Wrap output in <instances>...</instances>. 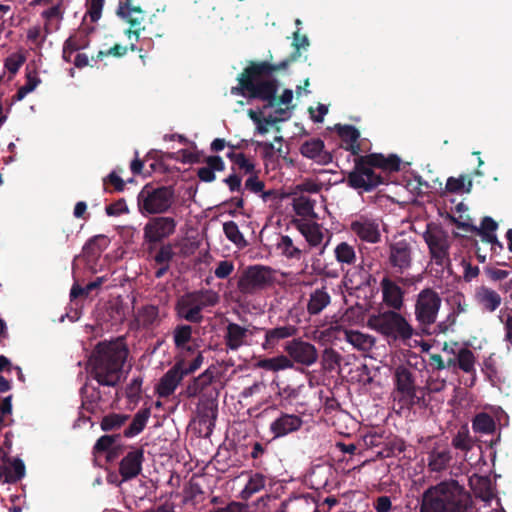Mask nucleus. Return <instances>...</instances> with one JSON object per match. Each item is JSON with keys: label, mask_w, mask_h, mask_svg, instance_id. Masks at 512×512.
<instances>
[{"label": "nucleus", "mask_w": 512, "mask_h": 512, "mask_svg": "<svg viewBox=\"0 0 512 512\" xmlns=\"http://www.w3.org/2000/svg\"><path fill=\"white\" fill-rule=\"evenodd\" d=\"M260 65L261 61H251L238 76L239 84L237 87H232L231 93L264 101L266 102L264 108L289 105L293 100V91L285 89L277 97L278 80L270 77L276 71H262L259 69Z\"/></svg>", "instance_id": "nucleus-1"}, {"label": "nucleus", "mask_w": 512, "mask_h": 512, "mask_svg": "<svg viewBox=\"0 0 512 512\" xmlns=\"http://www.w3.org/2000/svg\"><path fill=\"white\" fill-rule=\"evenodd\" d=\"M128 353L122 341L99 342L88 360L89 378L96 380L99 386L116 387Z\"/></svg>", "instance_id": "nucleus-2"}, {"label": "nucleus", "mask_w": 512, "mask_h": 512, "mask_svg": "<svg viewBox=\"0 0 512 512\" xmlns=\"http://www.w3.org/2000/svg\"><path fill=\"white\" fill-rule=\"evenodd\" d=\"M400 166L401 159L396 154L388 156L382 153L361 155L354 159V167L348 173L346 182L352 189L371 192L384 183V177L381 173L375 172V169H380L383 172H398L401 169Z\"/></svg>", "instance_id": "nucleus-3"}, {"label": "nucleus", "mask_w": 512, "mask_h": 512, "mask_svg": "<svg viewBox=\"0 0 512 512\" xmlns=\"http://www.w3.org/2000/svg\"><path fill=\"white\" fill-rule=\"evenodd\" d=\"M469 493L456 480L442 481L422 494L420 512H467Z\"/></svg>", "instance_id": "nucleus-4"}, {"label": "nucleus", "mask_w": 512, "mask_h": 512, "mask_svg": "<svg viewBox=\"0 0 512 512\" xmlns=\"http://www.w3.org/2000/svg\"><path fill=\"white\" fill-rule=\"evenodd\" d=\"M367 324L371 329L394 341L406 342L415 334L414 328L405 317L394 310L371 315Z\"/></svg>", "instance_id": "nucleus-5"}, {"label": "nucleus", "mask_w": 512, "mask_h": 512, "mask_svg": "<svg viewBox=\"0 0 512 512\" xmlns=\"http://www.w3.org/2000/svg\"><path fill=\"white\" fill-rule=\"evenodd\" d=\"M175 190L169 186L146 184L137 196L138 210L143 216L164 214L174 203Z\"/></svg>", "instance_id": "nucleus-6"}, {"label": "nucleus", "mask_w": 512, "mask_h": 512, "mask_svg": "<svg viewBox=\"0 0 512 512\" xmlns=\"http://www.w3.org/2000/svg\"><path fill=\"white\" fill-rule=\"evenodd\" d=\"M423 238L429 249L431 262L438 266L437 274H443L445 270L452 274V263L450 259V242L447 234L442 229H427Z\"/></svg>", "instance_id": "nucleus-7"}, {"label": "nucleus", "mask_w": 512, "mask_h": 512, "mask_svg": "<svg viewBox=\"0 0 512 512\" xmlns=\"http://www.w3.org/2000/svg\"><path fill=\"white\" fill-rule=\"evenodd\" d=\"M275 274L269 266L250 265L239 277L237 288L244 295H253L272 286L276 281Z\"/></svg>", "instance_id": "nucleus-8"}, {"label": "nucleus", "mask_w": 512, "mask_h": 512, "mask_svg": "<svg viewBox=\"0 0 512 512\" xmlns=\"http://www.w3.org/2000/svg\"><path fill=\"white\" fill-rule=\"evenodd\" d=\"M442 299L432 288H424L416 298L414 314L419 325L427 327L436 322Z\"/></svg>", "instance_id": "nucleus-9"}, {"label": "nucleus", "mask_w": 512, "mask_h": 512, "mask_svg": "<svg viewBox=\"0 0 512 512\" xmlns=\"http://www.w3.org/2000/svg\"><path fill=\"white\" fill-rule=\"evenodd\" d=\"M177 222L170 216L152 217L143 228V238L149 244V252L156 244L161 243L173 235L176 231Z\"/></svg>", "instance_id": "nucleus-10"}, {"label": "nucleus", "mask_w": 512, "mask_h": 512, "mask_svg": "<svg viewBox=\"0 0 512 512\" xmlns=\"http://www.w3.org/2000/svg\"><path fill=\"white\" fill-rule=\"evenodd\" d=\"M395 384L397 391L401 394L399 402L403 406L410 408L420 403L421 397L417 395L413 373L409 368L403 365L396 368Z\"/></svg>", "instance_id": "nucleus-11"}, {"label": "nucleus", "mask_w": 512, "mask_h": 512, "mask_svg": "<svg viewBox=\"0 0 512 512\" xmlns=\"http://www.w3.org/2000/svg\"><path fill=\"white\" fill-rule=\"evenodd\" d=\"M284 351L294 363L304 366H311L318 360V352L316 347L310 342L304 341L301 338H293L287 341L284 346Z\"/></svg>", "instance_id": "nucleus-12"}, {"label": "nucleus", "mask_w": 512, "mask_h": 512, "mask_svg": "<svg viewBox=\"0 0 512 512\" xmlns=\"http://www.w3.org/2000/svg\"><path fill=\"white\" fill-rule=\"evenodd\" d=\"M132 1L133 0H125L124 3H120L117 15L130 25V28L126 30L128 38L131 39L132 36H134L137 41L139 39L140 32L145 30V27L142 25L145 19V12L140 6L132 5Z\"/></svg>", "instance_id": "nucleus-13"}, {"label": "nucleus", "mask_w": 512, "mask_h": 512, "mask_svg": "<svg viewBox=\"0 0 512 512\" xmlns=\"http://www.w3.org/2000/svg\"><path fill=\"white\" fill-rule=\"evenodd\" d=\"M310 45L309 39L305 34L300 33L298 28L293 33L292 47L294 50L284 60L277 64L269 63L268 61H261L259 69L262 71H286L293 63L301 57V49H307Z\"/></svg>", "instance_id": "nucleus-14"}, {"label": "nucleus", "mask_w": 512, "mask_h": 512, "mask_svg": "<svg viewBox=\"0 0 512 512\" xmlns=\"http://www.w3.org/2000/svg\"><path fill=\"white\" fill-rule=\"evenodd\" d=\"M390 266L395 272L402 274L408 270L412 265V247L411 244L405 240H399L391 243L389 246Z\"/></svg>", "instance_id": "nucleus-15"}, {"label": "nucleus", "mask_w": 512, "mask_h": 512, "mask_svg": "<svg viewBox=\"0 0 512 512\" xmlns=\"http://www.w3.org/2000/svg\"><path fill=\"white\" fill-rule=\"evenodd\" d=\"M25 464L20 458H11L7 452L0 449V480L3 483L14 484L24 478Z\"/></svg>", "instance_id": "nucleus-16"}, {"label": "nucleus", "mask_w": 512, "mask_h": 512, "mask_svg": "<svg viewBox=\"0 0 512 512\" xmlns=\"http://www.w3.org/2000/svg\"><path fill=\"white\" fill-rule=\"evenodd\" d=\"M350 230L363 242L376 244L381 240L378 221L364 215L351 221Z\"/></svg>", "instance_id": "nucleus-17"}, {"label": "nucleus", "mask_w": 512, "mask_h": 512, "mask_svg": "<svg viewBox=\"0 0 512 512\" xmlns=\"http://www.w3.org/2000/svg\"><path fill=\"white\" fill-rule=\"evenodd\" d=\"M175 310L177 316L190 323L199 324L203 321L202 310L193 292H188L178 298Z\"/></svg>", "instance_id": "nucleus-18"}, {"label": "nucleus", "mask_w": 512, "mask_h": 512, "mask_svg": "<svg viewBox=\"0 0 512 512\" xmlns=\"http://www.w3.org/2000/svg\"><path fill=\"white\" fill-rule=\"evenodd\" d=\"M143 461V448H132L119 463V474L122 477V481H129L136 478L142 471Z\"/></svg>", "instance_id": "nucleus-19"}, {"label": "nucleus", "mask_w": 512, "mask_h": 512, "mask_svg": "<svg viewBox=\"0 0 512 512\" xmlns=\"http://www.w3.org/2000/svg\"><path fill=\"white\" fill-rule=\"evenodd\" d=\"M254 330L265 332L264 341L262 343V348L265 351L274 350L280 341L294 337L298 333V328L292 324L269 329L254 327Z\"/></svg>", "instance_id": "nucleus-20"}, {"label": "nucleus", "mask_w": 512, "mask_h": 512, "mask_svg": "<svg viewBox=\"0 0 512 512\" xmlns=\"http://www.w3.org/2000/svg\"><path fill=\"white\" fill-rule=\"evenodd\" d=\"M302 425L303 420L300 416L281 413L279 417L271 422L269 429L273 434V438L276 439L298 431Z\"/></svg>", "instance_id": "nucleus-21"}, {"label": "nucleus", "mask_w": 512, "mask_h": 512, "mask_svg": "<svg viewBox=\"0 0 512 512\" xmlns=\"http://www.w3.org/2000/svg\"><path fill=\"white\" fill-rule=\"evenodd\" d=\"M182 373L181 363H175L159 380L156 386V393L161 398H168L171 396L182 379L184 378Z\"/></svg>", "instance_id": "nucleus-22"}, {"label": "nucleus", "mask_w": 512, "mask_h": 512, "mask_svg": "<svg viewBox=\"0 0 512 512\" xmlns=\"http://www.w3.org/2000/svg\"><path fill=\"white\" fill-rule=\"evenodd\" d=\"M254 332H256L254 328L250 330L237 323H228L224 335L226 348L231 351H237L240 347L248 344L246 338L248 335H253Z\"/></svg>", "instance_id": "nucleus-23"}, {"label": "nucleus", "mask_w": 512, "mask_h": 512, "mask_svg": "<svg viewBox=\"0 0 512 512\" xmlns=\"http://www.w3.org/2000/svg\"><path fill=\"white\" fill-rule=\"evenodd\" d=\"M428 469L431 472L446 470L452 460L451 450L446 445L435 444L428 452Z\"/></svg>", "instance_id": "nucleus-24"}, {"label": "nucleus", "mask_w": 512, "mask_h": 512, "mask_svg": "<svg viewBox=\"0 0 512 512\" xmlns=\"http://www.w3.org/2000/svg\"><path fill=\"white\" fill-rule=\"evenodd\" d=\"M474 299L484 311L490 313L496 311L502 303L500 294L485 285H481L476 288Z\"/></svg>", "instance_id": "nucleus-25"}, {"label": "nucleus", "mask_w": 512, "mask_h": 512, "mask_svg": "<svg viewBox=\"0 0 512 512\" xmlns=\"http://www.w3.org/2000/svg\"><path fill=\"white\" fill-rule=\"evenodd\" d=\"M381 289L384 303L394 310H400L403 306L404 291L400 286L388 277L381 281Z\"/></svg>", "instance_id": "nucleus-26"}, {"label": "nucleus", "mask_w": 512, "mask_h": 512, "mask_svg": "<svg viewBox=\"0 0 512 512\" xmlns=\"http://www.w3.org/2000/svg\"><path fill=\"white\" fill-rule=\"evenodd\" d=\"M324 147V142L320 138H313L301 145L300 152L306 158L315 160L318 163L327 164L331 161L332 157L324 151Z\"/></svg>", "instance_id": "nucleus-27"}, {"label": "nucleus", "mask_w": 512, "mask_h": 512, "mask_svg": "<svg viewBox=\"0 0 512 512\" xmlns=\"http://www.w3.org/2000/svg\"><path fill=\"white\" fill-rule=\"evenodd\" d=\"M335 130L338 136L341 138L343 143L345 144L344 148L347 151H350L354 156H360L359 153L361 151L358 140L360 138L359 130L353 125H341L336 124Z\"/></svg>", "instance_id": "nucleus-28"}, {"label": "nucleus", "mask_w": 512, "mask_h": 512, "mask_svg": "<svg viewBox=\"0 0 512 512\" xmlns=\"http://www.w3.org/2000/svg\"><path fill=\"white\" fill-rule=\"evenodd\" d=\"M292 224L303 235L308 244L316 247L323 241V232L320 224L316 222H306L301 219H294Z\"/></svg>", "instance_id": "nucleus-29"}, {"label": "nucleus", "mask_w": 512, "mask_h": 512, "mask_svg": "<svg viewBox=\"0 0 512 512\" xmlns=\"http://www.w3.org/2000/svg\"><path fill=\"white\" fill-rule=\"evenodd\" d=\"M204 162L206 165L197 170V176L202 182H213L216 179L215 172L225 170V162L218 155L207 156Z\"/></svg>", "instance_id": "nucleus-30"}, {"label": "nucleus", "mask_w": 512, "mask_h": 512, "mask_svg": "<svg viewBox=\"0 0 512 512\" xmlns=\"http://www.w3.org/2000/svg\"><path fill=\"white\" fill-rule=\"evenodd\" d=\"M331 302V296L325 286L315 289L311 292L308 303L307 312L309 315L320 314Z\"/></svg>", "instance_id": "nucleus-31"}, {"label": "nucleus", "mask_w": 512, "mask_h": 512, "mask_svg": "<svg viewBox=\"0 0 512 512\" xmlns=\"http://www.w3.org/2000/svg\"><path fill=\"white\" fill-rule=\"evenodd\" d=\"M82 406L90 412H93L98 403L104 401L103 393L99 387L91 385L88 381L80 389Z\"/></svg>", "instance_id": "nucleus-32"}, {"label": "nucleus", "mask_w": 512, "mask_h": 512, "mask_svg": "<svg viewBox=\"0 0 512 512\" xmlns=\"http://www.w3.org/2000/svg\"><path fill=\"white\" fill-rule=\"evenodd\" d=\"M347 289L360 290L366 286H370L371 282H375V278L365 269H359L348 272L343 279Z\"/></svg>", "instance_id": "nucleus-33"}, {"label": "nucleus", "mask_w": 512, "mask_h": 512, "mask_svg": "<svg viewBox=\"0 0 512 512\" xmlns=\"http://www.w3.org/2000/svg\"><path fill=\"white\" fill-rule=\"evenodd\" d=\"M218 407L213 401L205 402L199 409L198 422L200 426L206 427V436H209L214 427L217 419Z\"/></svg>", "instance_id": "nucleus-34"}, {"label": "nucleus", "mask_w": 512, "mask_h": 512, "mask_svg": "<svg viewBox=\"0 0 512 512\" xmlns=\"http://www.w3.org/2000/svg\"><path fill=\"white\" fill-rule=\"evenodd\" d=\"M344 339L354 348L361 351H369L375 344V338L359 331L343 329Z\"/></svg>", "instance_id": "nucleus-35"}, {"label": "nucleus", "mask_w": 512, "mask_h": 512, "mask_svg": "<svg viewBox=\"0 0 512 512\" xmlns=\"http://www.w3.org/2000/svg\"><path fill=\"white\" fill-rule=\"evenodd\" d=\"M151 409L149 407L140 409L133 417L129 426L124 430L123 435L126 438H132L140 434L146 427L150 418Z\"/></svg>", "instance_id": "nucleus-36"}, {"label": "nucleus", "mask_w": 512, "mask_h": 512, "mask_svg": "<svg viewBox=\"0 0 512 512\" xmlns=\"http://www.w3.org/2000/svg\"><path fill=\"white\" fill-rule=\"evenodd\" d=\"M136 321L143 328H150L159 324V308L156 305L148 304L138 309L136 314Z\"/></svg>", "instance_id": "nucleus-37"}, {"label": "nucleus", "mask_w": 512, "mask_h": 512, "mask_svg": "<svg viewBox=\"0 0 512 512\" xmlns=\"http://www.w3.org/2000/svg\"><path fill=\"white\" fill-rule=\"evenodd\" d=\"M256 366L267 371L277 372L280 370L291 369L294 364L288 356L279 355L273 358L260 359Z\"/></svg>", "instance_id": "nucleus-38"}, {"label": "nucleus", "mask_w": 512, "mask_h": 512, "mask_svg": "<svg viewBox=\"0 0 512 512\" xmlns=\"http://www.w3.org/2000/svg\"><path fill=\"white\" fill-rule=\"evenodd\" d=\"M213 378V373L208 369L201 373L198 377H195L186 388L187 397H196L212 383Z\"/></svg>", "instance_id": "nucleus-39"}, {"label": "nucleus", "mask_w": 512, "mask_h": 512, "mask_svg": "<svg viewBox=\"0 0 512 512\" xmlns=\"http://www.w3.org/2000/svg\"><path fill=\"white\" fill-rule=\"evenodd\" d=\"M316 201L308 196L300 194L293 199V209L298 216L316 218L314 211Z\"/></svg>", "instance_id": "nucleus-40"}, {"label": "nucleus", "mask_w": 512, "mask_h": 512, "mask_svg": "<svg viewBox=\"0 0 512 512\" xmlns=\"http://www.w3.org/2000/svg\"><path fill=\"white\" fill-rule=\"evenodd\" d=\"M457 358L456 362H458V369L466 374L475 375L476 357L473 351L466 347L459 348L457 350Z\"/></svg>", "instance_id": "nucleus-41"}, {"label": "nucleus", "mask_w": 512, "mask_h": 512, "mask_svg": "<svg viewBox=\"0 0 512 512\" xmlns=\"http://www.w3.org/2000/svg\"><path fill=\"white\" fill-rule=\"evenodd\" d=\"M474 432L482 434H491L496 429V424L492 416L485 412L477 414L472 421Z\"/></svg>", "instance_id": "nucleus-42"}, {"label": "nucleus", "mask_w": 512, "mask_h": 512, "mask_svg": "<svg viewBox=\"0 0 512 512\" xmlns=\"http://www.w3.org/2000/svg\"><path fill=\"white\" fill-rule=\"evenodd\" d=\"M472 186V180L465 175H461L458 178L449 177L446 181L445 190L449 193H470Z\"/></svg>", "instance_id": "nucleus-43"}, {"label": "nucleus", "mask_w": 512, "mask_h": 512, "mask_svg": "<svg viewBox=\"0 0 512 512\" xmlns=\"http://www.w3.org/2000/svg\"><path fill=\"white\" fill-rule=\"evenodd\" d=\"M334 254L336 260L341 264L352 265L356 261L355 249L347 242L339 243L334 249Z\"/></svg>", "instance_id": "nucleus-44"}, {"label": "nucleus", "mask_w": 512, "mask_h": 512, "mask_svg": "<svg viewBox=\"0 0 512 512\" xmlns=\"http://www.w3.org/2000/svg\"><path fill=\"white\" fill-rule=\"evenodd\" d=\"M277 249L289 259L299 260L302 257V250L294 245L292 238L288 235H282L280 237Z\"/></svg>", "instance_id": "nucleus-45"}, {"label": "nucleus", "mask_w": 512, "mask_h": 512, "mask_svg": "<svg viewBox=\"0 0 512 512\" xmlns=\"http://www.w3.org/2000/svg\"><path fill=\"white\" fill-rule=\"evenodd\" d=\"M129 418L127 414L109 413L102 418L100 427L106 432L114 431L121 428Z\"/></svg>", "instance_id": "nucleus-46"}, {"label": "nucleus", "mask_w": 512, "mask_h": 512, "mask_svg": "<svg viewBox=\"0 0 512 512\" xmlns=\"http://www.w3.org/2000/svg\"><path fill=\"white\" fill-rule=\"evenodd\" d=\"M198 304L203 311L205 308L214 307L219 303V295L212 289H201L198 291H193Z\"/></svg>", "instance_id": "nucleus-47"}, {"label": "nucleus", "mask_w": 512, "mask_h": 512, "mask_svg": "<svg viewBox=\"0 0 512 512\" xmlns=\"http://www.w3.org/2000/svg\"><path fill=\"white\" fill-rule=\"evenodd\" d=\"M192 339V327L182 324L175 327L173 341L176 348H184Z\"/></svg>", "instance_id": "nucleus-48"}, {"label": "nucleus", "mask_w": 512, "mask_h": 512, "mask_svg": "<svg viewBox=\"0 0 512 512\" xmlns=\"http://www.w3.org/2000/svg\"><path fill=\"white\" fill-rule=\"evenodd\" d=\"M341 355L333 348H326L322 354L321 364L325 371L332 372L340 365Z\"/></svg>", "instance_id": "nucleus-49"}, {"label": "nucleus", "mask_w": 512, "mask_h": 512, "mask_svg": "<svg viewBox=\"0 0 512 512\" xmlns=\"http://www.w3.org/2000/svg\"><path fill=\"white\" fill-rule=\"evenodd\" d=\"M452 445L454 448L468 452L473 447V441L469 436V432L467 429H461L457 432V434L452 439Z\"/></svg>", "instance_id": "nucleus-50"}, {"label": "nucleus", "mask_w": 512, "mask_h": 512, "mask_svg": "<svg viewBox=\"0 0 512 512\" xmlns=\"http://www.w3.org/2000/svg\"><path fill=\"white\" fill-rule=\"evenodd\" d=\"M107 242V237L104 235H96L88 240L84 245L83 251L87 255H96L104 250Z\"/></svg>", "instance_id": "nucleus-51"}, {"label": "nucleus", "mask_w": 512, "mask_h": 512, "mask_svg": "<svg viewBox=\"0 0 512 512\" xmlns=\"http://www.w3.org/2000/svg\"><path fill=\"white\" fill-rule=\"evenodd\" d=\"M131 50V51H135L137 49L136 45L134 43H131V45L129 47L127 46H122L120 44H115L114 46H112L110 49L106 50V51H99L96 55V58L92 57V60H96V61H99V60H102L104 57L106 56H114V57H122L124 56L128 50Z\"/></svg>", "instance_id": "nucleus-52"}, {"label": "nucleus", "mask_w": 512, "mask_h": 512, "mask_svg": "<svg viewBox=\"0 0 512 512\" xmlns=\"http://www.w3.org/2000/svg\"><path fill=\"white\" fill-rule=\"evenodd\" d=\"M223 231L227 239L236 245L245 242L243 234L240 232L236 222L228 221L223 224Z\"/></svg>", "instance_id": "nucleus-53"}, {"label": "nucleus", "mask_w": 512, "mask_h": 512, "mask_svg": "<svg viewBox=\"0 0 512 512\" xmlns=\"http://www.w3.org/2000/svg\"><path fill=\"white\" fill-rule=\"evenodd\" d=\"M265 482V477L262 474L255 473L248 480L243 490V493L246 494L247 496H251L262 490L265 487Z\"/></svg>", "instance_id": "nucleus-54"}, {"label": "nucleus", "mask_w": 512, "mask_h": 512, "mask_svg": "<svg viewBox=\"0 0 512 512\" xmlns=\"http://www.w3.org/2000/svg\"><path fill=\"white\" fill-rule=\"evenodd\" d=\"M108 185L113 186V190L116 192H122L125 189L124 180L115 172L112 171L105 178H103V189L107 193H111L112 190L109 189Z\"/></svg>", "instance_id": "nucleus-55"}, {"label": "nucleus", "mask_w": 512, "mask_h": 512, "mask_svg": "<svg viewBox=\"0 0 512 512\" xmlns=\"http://www.w3.org/2000/svg\"><path fill=\"white\" fill-rule=\"evenodd\" d=\"M175 256L173 246L170 243L162 245L154 256L157 265H170Z\"/></svg>", "instance_id": "nucleus-56"}, {"label": "nucleus", "mask_w": 512, "mask_h": 512, "mask_svg": "<svg viewBox=\"0 0 512 512\" xmlns=\"http://www.w3.org/2000/svg\"><path fill=\"white\" fill-rule=\"evenodd\" d=\"M120 438V434L116 435H103L101 436L95 443L93 447L94 453H104L108 452L112 445L116 443V441Z\"/></svg>", "instance_id": "nucleus-57"}, {"label": "nucleus", "mask_w": 512, "mask_h": 512, "mask_svg": "<svg viewBox=\"0 0 512 512\" xmlns=\"http://www.w3.org/2000/svg\"><path fill=\"white\" fill-rule=\"evenodd\" d=\"M64 43L67 48H70V51H79L89 46V39L85 34H74L66 39Z\"/></svg>", "instance_id": "nucleus-58"}, {"label": "nucleus", "mask_w": 512, "mask_h": 512, "mask_svg": "<svg viewBox=\"0 0 512 512\" xmlns=\"http://www.w3.org/2000/svg\"><path fill=\"white\" fill-rule=\"evenodd\" d=\"M203 361L204 357L202 355V352H198L191 363L186 364V361L184 359L177 360L176 363H181L182 373L184 374V376H187L198 370L203 364Z\"/></svg>", "instance_id": "nucleus-59"}, {"label": "nucleus", "mask_w": 512, "mask_h": 512, "mask_svg": "<svg viewBox=\"0 0 512 512\" xmlns=\"http://www.w3.org/2000/svg\"><path fill=\"white\" fill-rule=\"evenodd\" d=\"M105 212L108 216H120L122 214H127L129 212V208L126 204L124 198H120L112 204H109L105 207Z\"/></svg>", "instance_id": "nucleus-60"}, {"label": "nucleus", "mask_w": 512, "mask_h": 512, "mask_svg": "<svg viewBox=\"0 0 512 512\" xmlns=\"http://www.w3.org/2000/svg\"><path fill=\"white\" fill-rule=\"evenodd\" d=\"M104 0H88L87 2V15L92 22H96L102 15Z\"/></svg>", "instance_id": "nucleus-61"}, {"label": "nucleus", "mask_w": 512, "mask_h": 512, "mask_svg": "<svg viewBox=\"0 0 512 512\" xmlns=\"http://www.w3.org/2000/svg\"><path fill=\"white\" fill-rule=\"evenodd\" d=\"M41 80L38 77V73L36 70H27L26 72V82L20 88L25 91L27 94L31 93L35 90V88L40 84Z\"/></svg>", "instance_id": "nucleus-62"}, {"label": "nucleus", "mask_w": 512, "mask_h": 512, "mask_svg": "<svg viewBox=\"0 0 512 512\" xmlns=\"http://www.w3.org/2000/svg\"><path fill=\"white\" fill-rule=\"evenodd\" d=\"M234 270V264L231 261H220L215 268L214 274L218 279L227 278Z\"/></svg>", "instance_id": "nucleus-63"}, {"label": "nucleus", "mask_w": 512, "mask_h": 512, "mask_svg": "<svg viewBox=\"0 0 512 512\" xmlns=\"http://www.w3.org/2000/svg\"><path fill=\"white\" fill-rule=\"evenodd\" d=\"M376 512H390L392 510V502L389 496H379L373 502Z\"/></svg>", "instance_id": "nucleus-64"}]
</instances>
